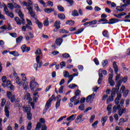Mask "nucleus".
Wrapping results in <instances>:
<instances>
[{"instance_id":"obj_1","label":"nucleus","mask_w":130,"mask_h":130,"mask_svg":"<svg viewBox=\"0 0 130 130\" xmlns=\"http://www.w3.org/2000/svg\"><path fill=\"white\" fill-rule=\"evenodd\" d=\"M19 17H20V19H22L21 20L20 18L18 17H15L14 18V20L15 22H16V24L17 25H25L26 24V22H25V19H24V14H23V13L22 12V10L21 9L19 10V12L18 13Z\"/></svg>"},{"instance_id":"obj_2","label":"nucleus","mask_w":130,"mask_h":130,"mask_svg":"<svg viewBox=\"0 0 130 130\" xmlns=\"http://www.w3.org/2000/svg\"><path fill=\"white\" fill-rule=\"evenodd\" d=\"M95 97V93H92L91 94L88 95L86 98H81L80 99V101H79L81 104H83V103H85V102L86 101L87 103L90 102V101H93L94 100V98Z\"/></svg>"},{"instance_id":"obj_3","label":"nucleus","mask_w":130,"mask_h":130,"mask_svg":"<svg viewBox=\"0 0 130 130\" xmlns=\"http://www.w3.org/2000/svg\"><path fill=\"white\" fill-rule=\"evenodd\" d=\"M109 22H102V24L104 25L105 24H115V23H118V22H130V20L124 19V20H120L117 18H111L109 20Z\"/></svg>"},{"instance_id":"obj_4","label":"nucleus","mask_w":130,"mask_h":130,"mask_svg":"<svg viewBox=\"0 0 130 130\" xmlns=\"http://www.w3.org/2000/svg\"><path fill=\"white\" fill-rule=\"evenodd\" d=\"M113 68L114 69L115 74L117 75L115 77V82H117V81L119 80L120 78V75L118 74V66H117V64H116V61H115L113 62Z\"/></svg>"},{"instance_id":"obj_5","label":"nucleus","mask_w":130,"mask_h":130,"mask_svg":"<svg viewBox=\"0 0 130 130\" xmlns=\"http://www.w3.org/2000/svg\"><path fill=\"white\" fill-rule=\"evenodd\" d=\"M54 97H55V95L52 94V96L49 99V100L47 101L45 106V109H46V110H48L49 109V108H50L51 103L52 101H53Z\"/></svg>"},{"instance_id":"obj_6","label":"nucleus","mask_w":130,"mask_h":130,"mask_svg":"<svg viewBox=\"0 0 130 130\" xmlns=\"http://www.w3.org/2000/svg\"><path fill=\"white\" fill-rule=\"evenodd\" d=\"M29 86L31 91H34V90L35 91V90H36V89H37V88L39 87V85L37 82L32 81L30 82Z\"/></svg>"},{"instance_id":"obj_7","label":"nucleus","mask_w":130,"mask_h":130,"mask_svg":"<svg viewBox=\"0 0 130 130\" xmlns=\"http://www.w3.org/2000/svg\"><path fill=\"white\" fill-rule=\"evenodd\" d=\"M103 71L102 69H100L99 70V79L98 80V84L99 85H101V83H102V81L103 80V75L102 74Z\"/></svg>"},{"instance_id":"obj_8","label":"nucleus","mask_w":130,"mask_h":130,"mask_svg":"<svg viewBox=\"0 0 130 130\" xmlns=\"http://www.w3.org/2000/svg\"><path fill=\"white\" fill-rule=\"evenodd\" d=\"M40 127H42V130H47V126L46 125H42L41 123L38 122L36 125V130H40Z\"/></svg>"},{"instance_id":"obj_9","label":"nucleus","mask_w":130,"mask_h":130,"mask_svg":"<svg viewBox=\"0 0 130 130\" xmlns=\"http://www.w3.org/2000/svg\"><path fill=\"white\" fill-rule=\"evenodd\" d=\"M27 9H28V13L30 14L31 17L35 19L36 21H37L38 19L35 17V12L33 11V8L31 7H29V8H27Z\"/></svg>"},{"instance_id":"obj_10","label":"nucleus","mask_w":130,"mask_h":130,"mask_svg":"<svg viewBox=\"0 0 130 130\" xmlns=\"http://www.w3.org/2000/svg\"><path fill=\"white\" fill-rule=\"evenodd\" d=\"M54 27H56L53 30L54 32H57L58 29L60 28V21L59 20H56L54 23Z\"/></svg>"},{"instance_id":"obj_11","label":"nucleus","mask_w":130,"mask_h":130,"mask_svg":"<svg viewBox=\"0 0 130 130\" xmlns=\"http://www.w3.org/2000/svg\"><path fill=\"white\" fill-rule=\"evenodd\" d=\"M120 98H121V93L120 92L117 93V97L115 100V103L116 105L119 104V101H120Z\"/></svg>"},{"instance_id":"obj_12","label":"nucleus","mask_w":130,"mask_h":130,"mask_svg":"<svg viewBox=\"0 0 130 130\" xmlns=\"http://www.w3.org/2000/svg\"><path fill=\"white\" fill-rule=\"evenodd\" d=\"M114 93H111V95L109 96V98L107 99V104H109L110 102H112L114 100V97H115Z\"/></svg>"},{"instance_id":"obj_13","label":"nucleus","mask_w":130,"mask_h":130,"mask_svg":"<svg viewBox=\"0 0 130 130\" xmlns=\"http://www.w3.org/2000/svg\"><path fill=\"white\" fill-rule=\"evenodd\" d=\"M4 11L7 16H10V15H12V16H11L12 19H13V18L15 17V15H14V13H13V12H10L9 11V10L8 9V7H7V6L4 7Z\"/></svg>"},{"instance_id":"obj_14","label":"nucleus","mask_w":130,"mask_h":130,"mask_svg":"<svg viewBox=\"0 0 130 130\" xmlns=\"http://www.w3.org/2000/svg\"><path fill=\"white\" fill-rule=\"evenodd\" d=\"M26 98V101H28V102H31L32 100V98H31V94L29 92H28L24 95V96L23 98V100H25Z\"/></svg>"},{"instance_id":"obj_15","label":"nucleus","mask_w":130,"mask_h":130,"mask_svg":"<svg viewBox=\"0 0 130 130\" xmlns=\"http://www.w3.org/2000/svg\"><path fill=\"white\" fill-rule=\"evenodd\" d=\"M36 60L38 64H39V68L40 69V68H41V67H42L43 64V62L42 61L40 62V55L37 56L36 58Z\"/></svg>"},{"instance_id":"obj_16","label":"nucleus","mask_w":130,"mask_h":130,"mask_svg":"<svg viewBox=\"0 0 130 130\" xmlns=\"http://www.w3.org/2000/svg\"><path fill=\"white\" fill-rule=\"evenodd\" d=\"M83 115H80L77 117L76 118V120H77V121L76 122V123H79V122H83V121L85 120V118H82V117H83Z\"/></svg>"},{"instance_id":"obj_17","label":"nucleus","mask_w":130,"mask_h":130,"mask_svg":"<svg viewBox=\"0 0 130 130\" xmlns=\"http://www.w3.org/2000/svg\"><path fill=\"white\" fill-rule=\"evenodd\" d=\"M9 107L8 106H6L5 107L4 111L5 113V115L9 118L10 117V111H9Z\"/></svg>"},{"instance_id":"obj_18","label":"nucleus","mask_w":130,"mask_h":130,"mask_svg":"<svg viewBox=\"0 0 130 130\" xmlns=\"http://www.w3.org/2000/svg\"><path fill=\"white\" fill-rule=\"evenodd\" d=\"M63 41V40L62 39V38H59L57 40H56L55 44H56V45H58V46H60Z\"/></svg>"},{"instance_id":"obj_19","label":"nucleus","mask_w":130,"mask_h":130,"mask_svg":"<svg viewBox=\"0 0 130 130\" xmlns=\"http://www.w3.org/2000/svg\"><path fill=\"white\" fill-rule=\"evenodd\" d=\"M119 91V87H113L112 89L111 94H114V95L116 96V93Z\"/></svg>"},{"instance_id":"obj_20","label":"nucleus","mask_w":130,"mask_h":130,"mask_svg":"<svg viewBox=\"0 0 130 130\" xmlns=\"http://www.w3.org/2000/svg\"><path fill=\"white\" fill-rule=\"evenodd\" d=\"M44 12H45V13H47V14H50V13L54 12V9L52 8H46L44 9Z\"/></svg>"},{"instance_id":"obj_21","label":"nucleus","mask_w":130,"mask_h":130,"mask_svg":"<svg viewBox=\"0 0 130 130\" xmlns=\"http://www.w3.org/2000/svg\"><path fill=\"white\" fill-rule=\"evenodd\" d=\"M36 24L38 25L39 29H42V27H43V24L42 23V22H40V21H39V20H37V21H36Z\"/></svg>"},{"instance_id":"obj_22","label":"nucleus","mask_w":130,"mask_h":130,"mask_svg":"<svg viewBox=\"0 0 130 130\" xmlns=\"http://www.w3.org/2000/svg\"><path fill=\"white\" fill-rule=\"evenodd\" d=\"M97 22H98L97 20H93L91 21H89L90 24H89V26H91V28H94L95 26H93V25H96V24H97Z\"/></svg>"},{"instance_id":"obj_23","label":"nucleus","mask_w":130,"mask_h":130,"mask_svg":"<svg viewBox=\"0 0 130 130\" xmlns=\"http://www.w3.org/2000/svg\"><path fill=\"white\" fill-rule=\"evenodd\" d=\"M9 54H12L13 56H19L20 55L19 52L17 51H9Z\"/></svg>"},{"instance_id":"obj_24","label":"nucleus","mask_w":130,"mask_h":130,"mask_svg":"<svg viewBox=\"0 0 130 130\" xmlns=\"http://www.w3.org/2000/svg\"><path fill=\"white\" fill-rule=\"evenodd\" d=\"M58 18L60 20H64L66 19V15L63 13H59L58 14Z\"/></svg>"},{"instance_id":"obj_25","label":"nucleus","mask_w":130,"mask_h":130,"mask_svg":"<svg viewBox=\"0 0 130 130\" xmlns=\"http://www.w3.org/2000/svg\"><path fill=\"white\" fill-rule=\"evenodd\" d=\"M116 83H117V84H116L115 87L119 88L121 86V84H122V80H121V79H120L119 81H117Z\"/></svg>"},{"instance_id":"obj_26","label":"nucleus","mask_w":130,"mask_h":130,"mask_svg":"<svg viewBox=\"0 0 130 130\" xmlns=\"http://www.w3.org/2000/svg\"><path fill=\"white\" fill-rule=\"evenodd\" d=\"M84 28H80L77 31L71 33V34H75L76 35H78V34H81V33H82V32H83V31H84Z\"/></svg>"},{"instance_id":"obj_27","label":"nucleus","mask_w":130,"mask_h":130,"mask_svg":"<svg viewBox=\"0 0 130 130\" xmlns=\"http://www.w3.org/2000/svg\"><path fill=\"white\" fill-rule=\"evenodd\" d=\"M67 25H69V26H73L75 24V21L74 20H67L66 21Z\"/></svg>"},{"instance_id":"obj_28","label":"nucleus","mask_w":130,"mask_h":130,"mask_svg":"<svg viewBox=\"0 0 130 130\" xmlns=\"http://www.w3.org/2000/svg\"><path fill=\"white\" fill-rule=\"evenodd\" d=\"M72 15L73 17H78L79 16V12L77 10H74L72 11Z\"/></svg>"},{"instance_id":"obj_29","label":"nucleus","mask_w":130,"mask_h":130,"mask_svg":"<svg viewBox=\"0 0 130 130\" xmlns=\"http://www.w3.org/2000/svg\"><path fill=\"white\" fill-rule=\"evenodd\" d=\"M22 40H23V36H20L16 38V43L17 44H19L20 42H22Z\"/></svg>"},{"instance_id":"obj_30","label":"nucleus","mask_w":130,"mask_h":130,"mask_svg":"<svg viewBox=\"0 0 130 130\" xmlns=\"http://www.w3.org/2000/svg\"><path fill=\"white\" fill-rule=\"evenodd\" d=\"M26 113H29L31 112V107H26L23 108Z\"/></svg>"},{"instance_id":"obj_31","label":"nucleus","mask_w":130,"mask_h":130,"mask_svg":"<svg viewBox=\"0 0 130 130\" xmlns=\"http://www.w3.org/2000/svg\"><path fill=\"white\" fill-rule=\"evenodd\" d=\"M103 35L106 38H109V34H108V31L106 30L103 31Z\"/></svg>"},{"instance_id":"obj_32","label":"nucleus","mask_w":130,"mask_h":130,"mask_svg":"<svg viewBox=\"0 0 130 130\" xmlns=\"http://www.w3.org/2000/svg\"><path fill=\"white\" fill-rule=\"evenodd\" d=\"M60 101H61V99L57 101L55 105L56 109H58V108H59V106H60Z\"/></svg>"},{"instance_id":"obj_33","label":"nucleus","mask_w":130,"mask_h":130,"mask_svg":"<svg viewBox=\"0 0 130 130\" xmlns=\"http://www.w3.org/2000/svg\"><path fill=\"white\" fill-rule=\"evenodd\" d=\"M78 109L81 111H84V110H85V105H84V104H81V105L78 107Z\"/></svg>"},{"instance_id":"obj_34","label":"nucleus","mask_w":130,"mask_h":130,"mask_svg":"<svg viewBox=\"0 0 130 130\" xmlns=\"http://www.w3.org/2000/svg\"><path fill=\"white\" fill-rule=\"evenodd\" d=\"M60 55H62L64 58H69V57H70L71 56L70 55V54L65 53L64 54H60Z\"/></svg>"},{"instance_id":"obj_35","label":"nucleus","mask_w":130,"mask_h":130,"mask_svg":"<svg viewBox=\"0 0 130 130\" xmlns=\"http://www.w3.org/2000/svg\"><path fill=\"white\" fill-rule=\"evenodd\" d=\"M99 23H101V22H104V23H109L108 20L106 18H102L98 21Z\"/></svg>"},{"instance_id":"obj_36","label":"nucleus","mask_w":130,"mask_h":130,"mask_svg":"<svg viewBox=\"0 0 130 130\" xmlns=\"http://www.w3.org/2000/svg\"><path fill=\"white\" fill-rule=\"evenodd\" d=\"M44 25L48 27L49 26V20H48V18L45 19L44 21Z\"/></svg>"},{"instance_id":"obj_37","label":"nucleus","mask_w":130,"mask_h":130,"mask_svg":"<svg viewBox=\"0 0 130 130\" xmlns=\"http://www.w3.org/2000/svg\"><path fill=\"white\" fill-rule=\"evenodd\" d=\"M58 11L59 12H63L64 11V8L62 7L61 5H59L57 6Z\"/></svg>"},{"instance_id":"obj_38","label":"nucleus","mask_w":130,"mask_h":130,"mask_svg":"<svg viewBox=\"0 0 130 130\" xmlns=\"http://www.w3.org/2000/svg\"><path fill=\"white\" fill-rule=\"evenodd\" d=\"M102 64L103 67H106V66H107V64H108V60L105 59V60H103V61L102 62Z\"/></svg>"},{"instance_id":"obj_39","label":"nucleus","mask_w":130,"mask_h":130,"mask_svg":"<svg viewBox=\"0 0 130 130\" xmlns=\"http://www.w3.org/2000/svg\"><path fill=\"white\" fill-rule=\"evenodd\" d=\"M26 115L28 120H32V113L31 112L26 113Z\"/></svg>"},{"instance_id":"obj_40","label":"nucleus","mask_w":130,"mask_h":130,"mask_svg":"<svg viewBox=\"0 0 130 130\" xmlns=\"http://www.w3.org/2000/svg\"><path fill=\"white\" fill-rule=\"evenodd\" d=\"M9 99L10 100V101L12 102V103H14V102L16 101V95H12V96H11Z\"/></svg>"},{"instance_id":"obj_41","label":"nucleus","mask_w":130,"mask_h":130,"mask_svg":"<svg viewBox=\"0 0 130 130\" xmlns=\"http://www.w3.org/2000/svg\"><path fill=\"white\" fill-rule=\"evenodd\" d=\"M16 80H17V81H16L17 84H18L19 86H22V81H21V79H20V77H17L16 78Z\"/></svg>"},{"instance_id":"obj_42","label":"nucleus","mask_w":130,"mask_h":130,"mask_svg":"<svg viewBox=\"0 0 130 130\" xmlns=\"http://www.w3.org/2000/svg\"><path fill=\"white\" fill-rule=\"evenodd\" d=\"M124 122H126V121H125L124 118H120L118 123V125H122V124L121 123H124Z\"/></svg>"},{"instance_id":"obj_43","label":"nucleus","mask_w":130,"mask_h":130,"mask_svg":"<svg viewBox=\"0 0 130 130\" xmlns=\"http://www.w3.org/2000/svg\"><path fill=\"white\" fill-rule=\"evenodd\" d=\"M116 9L118 12H123L124 11V9L122 8L121 6H117Z\"/></svg>"},{"instance_id":"obj_44","label":"nucleus","mask_w":130,"mask_h":130,"mask_svg":"<svg viewBox=\"0 0 130 130\" xmlns=\"http://www.w3.org/2000/svg\"><path fill=\"white\" fill-rule=\"evenodd\" d=\"M76 87H78V85L74 83L70 84L69 86V88H70V89H74Z\"/></svg>"},{"instance_id":"obj_45","label":"nucleus","mask_w":130,"mask_h":130,"mask_svg":"<svg viewBox=\"0 0 130 130\" xmlns=\"http://www.w3.org/2000/svg\"><path fill=\"white\" fill-rule=\"evenodd\" d=\"M108 81H109V83L110 86H111V87H113L115 85V82H114V81H113V80L111 79V80H109Z\"/></svg>"},{"instance_id":"obj_46","label":"nucleus","mask_w":130,"mask_h":130,"mask_svg":"<svg viewBox=\"0 0 130 130\" xmlns=\"http://www.w3.org/2000/svg\"><path fill=\"white\" fill-rule=\"evenodd\" d=\"M63 74L64 78H69L70 73L68 71H64Z\"/></svg>"},{"instance_id":"obj_47","label":"nucleus","mask_w":130,"mask_h":130,"mask_svg":"<svg viewBox=\"0 0 130 130\" xmlns=\"http://www.w3.org/2000/svg\"><path fill=\"white\" fill-rule=\"evenodd\" d=\"M129 92V91L128 90V89L124 90V91L123 92V96L125 98L126 97L127 95H128Z\"/></svg>"},{"instance_id":"obj_48","label":"nucleus","mask_w":130,"mask_h":130,"mask_svg":"<svg viewBox=\"0 0 130 130\" xmlns=\"http://www.w3.org/2000/svg\"><path fill=\"white\" fill-rule=\"evenodd\" d=\"M122 80V82L124 83L125 84L126 82H127V76H124L123 78L121 79Z\"/></svg>"},{"instance_id":"obj_49","label":"nucleus","mask_w":130,"mask_h":130,"mask_svg":"<svg viewBox=\"0 0 130 130\" xmlns=\"http://www.w3.org/2000/svg\"><path fill=\"white\" fill-rule=\"evenodd\" d=\"M7 6L10 10H14V5L12 3H8Z\"/></svg>"},{"instance_id":"obj_50","label":"nucleus","mask_w":130,"mask_h":130,"mask_svg":"<svg viewBox=\"0 0 130 130\" xmlns=\"http://www.w3.org/2000/svg\"><path fill=\"white\" fill-rule=\"evenodd\" d=\"M93 61L95 63V64H96V66H99V64H100L99 60H98V58H97V57H95L93 59Z\"/></svg>"},{"instance_id":"obj_51","label":"nucleus","mask_w":130,"mask_h":130,"mask_svg":"<svg viewBox=\"0 0 130 130\" xmlns=\"http://www.w3.org/2000/svg\"><path fill=\"white\" fill-rule=\"evenodd\" d=\"M13 6L14 9H21V6L18 5L16 3H14Z\"/></svg>"},{"instance_id":"obj_52","label":"nucleus","mask_w":130,"mask_h":130,"mask_svg":"<svg viewBox=\"0 0 130 130\" xmlns=\"http://www.w3.org/2000/svg\"><path fill=\"white\" fill-rule=\"evenodd\" d=\"M98 122H99V121L98 120H96L92 124V127H93V128H96L97 124H98Z\"/></svg>"},{"instance_id":"obj_53","label":"nucleus","mask_w":130,"mask_h":130,"mask_svg":"<svg viewBox=\"0 0 130 130\" xmlns=\"http://www.w3.org/2000/svg\"><path fill=\"white\" fill-rule=\"evenodd\" d=\"M9 35L11 36V37H13V38H16L17 37V34L16 32H9Z\"/></svg>"},{"instance_id":"obj_54","label":"nucleus","mask_w":130,"mask_h":130,"mask_svg":"<svg viewBox=\"0 0 130 130\" xmlns=\"http://www.w3.org/2000/svg\"><path fill=\"white\" fill-rule=\"evenodd\" d=\"M6 99H3L2 100V102H1V107H4V106H5V105H6Z\"/></svg>"},{"instance_id":"obj_55","label":"nucleus","mask_w":130,"mask_h":130,"mask_svg":"<svg viewBox=\"0 0 130 130\" xmlns=\"http://www.w3.org/2000/svg\"><path fill=\"white\" fill-rule=\"evenodd\" d=\"M63 88H64V86L62 85L59 88L58 92L60 93V94H62L63 93Z\"/></svg>"},{"instance_id":"obj_56","label":"nucleus","mask_w":130,"mask_h":130,"mask_svg":"<svg viewBox=\"0 0 130 130\" xmlns=\"http://www.w3.org/2000/svg\"><path fill=\"white\" fill-rule=\"evenodd\" d=\"M60 33H63V34L65 33L66 34H68L70 33V31L63 28V29H60Z\"/></svg>"},{"instance_id":"obj_57","label":"nucleus","mask_w":130,"mask_h":130,"mask_svg":"<svg viewBox=\"0 0 130 130\" xmlns=\"http://www.w3.org/2000/svg\"><path fill=\"white\" fill-rule=\"evenodd\" d=\"M94 119H95V115H93L91 116L89 120V122L90 123H93V121H94Z\"/></svg>"},{"instance_id":"obj_58","label":"nucleus","mask_w":130,"mask_h":130,"mask_svg":"<svg viewBox=\"0 0 130 130\" xmlns=\"http://www.w3.org/2000/svg\"><path fill=\"white\" fill-rule=\"evenodd\" d=\"M60 69H62L66 67V62L64 61L60 62Z\"/></svg>"},{"instance_id":"obj_59","label":"nucleus","mask_w":130,"mask_h":130,"mask_svg":"<svg viewBox=\"0 0 130 130\" xmlns=\"http://www.w3.org/2000/svg\"><path fill=\"white\" fill-rule=\"evenodd\" d=\"M70 5V6H73L74 5V1L73 0H64Z\"/></svg>"},{"instance_id":"obj_60","label":"nucleus","mask_w":130,"mask_h":130,"mask_svg":"<svg viewBox=\"0 0 130 130\" xmlns=\"http://www.w3.org/2000/svg\"><path fill=\"white\" fill-rule=\"evenodd\" d=\"M7 97L9 99H10V98L12 97V96H13V94L12 93V92L11 91H8L7 92Z\"/></svg>"},{"instance_id":"obj_61","label":"nucleus","mask_w":130,"mask_h":130,"mask_svg":"<svg viewBox=\"0 0 130 130\" xmlns=\"http://www.w3.org/2000/svg\"><path fill=\"white\" fill-rule=\"evenodd\" d=\"M108 117L107 116H105L104 117H103L101 119V121H103V122H106V121H107V118Z\"/></svg>"},{"instance_id":"obj_62","label":"nucleus","mask_w":130,"mask_h":130,"mask_svg":"<svg viewBox=\"0 0 130 130\" xmlns=\"http://www.w3.org/2000/svg\"><path fill=\"white\" fill-rule=\"evenodd\" d=\"M80 93H81V90L80 89H77L75 92V96L77 97V96H79L80 95Z\"/></svg>"},{"instance_id":"obj_63","label":"nucleus","mask_w":130,"mask_h":130,"mask_svg":"<svg viewBox=\"0 0 130 130\" xmlns=\"http://www.w3.org/2000/svg\"><path fill=\"white\" fill-rule=\"evenodd\" d=\"M41 53H42L41 50L40 49V48H38L36 52H35V54L38 55L40 54Z\"/></svg>"},{"instance_id":"obj_64","label":"nucleus","mask_w":130,"mask_h":130,"mask_svg":"<svg viewBox=\"0 0 130 130\" xmlns=\"http://www.w3.org/2000/svg\"><path fill=\"white\" fill-rule=\"evenodd\" d=\"M31 128H32V123H28L27 126V130H31Z\"/></svg>"}]
</instances>
